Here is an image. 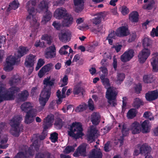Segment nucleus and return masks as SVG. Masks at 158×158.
Instances as JSON below:
<instances>
[{
	"label": "nucleus",
	"instance_id": "1",
	"mask_svg": "<svg viewBox=\"0 0 158 158\" xmlns=\"http://www.w3.org/2000/svg\"><path fill=\"white\" fill-rule=\"evenodd\" d=\"M6 89L5 87L0 85V102L4 101H12L14 100L15 94L20 91L18 87L13 86L9 88L3 93Z\"/></svg>",
	"mask_w": 158,
	"mask_h": 158
},
{
	"label": "nucleus",
	"instance_id": "2",
	"mask_svg": "<svg viewBox=\"0 0 158 158\" xmlns=\"http://www.w3.org/2000/svg\"><path fill=\"white\" fill-rule=\"evenodd\" d=\"M22 120L21 115H15L10 121L9 124L11 127L10 132L15 137L19 136L21 132L23 131V126L20 124Z\"/></svg>",
	"mask_w": 158,
	"mask_h": 158
},
{
	"label": "nucleus",
	"instance_id": "3",
	"mask_svg": "<svg viewBox=\"0 0 158 158\" xmlns=\"http://www.w3.org/2000/svg\"><path fill=\"white\" fill-rule=\"evenodd\" d=\"M69 126L68 135L70 136L77 139L84 135L82 126L80 123L73 122Z\"/></svg>",
	"mask_w": 158,
	"mask_h": 158
},
{
	"label": "nucleus",
	"instance_id": "4",
	"mask_svg": "<svg viewBox=\"0 0 158 158\" xmlns=\"http://www.w3.org/2000/svg\"><path fill=\"white\" fill-rule=\"evenodd\" d=\"M51 88L50 87H44L41 91L39 97V100L40 106L42 108L46 105L50 97L51 94Z\"/></svg>",
	"mask_w": 158,
	"mask_h": 158
},
{
	"label": "nucleus",
	"instance_id": "5",
	"mask_svg": "<svg viewBox=\"0 0 158 158\" xmlns=\"http://www.w3.org/2000/svg\"><path fill=\"white\" fill-rule=\"evenodd\" d=\"M118 93L113 87L107 88L106 97L108 99V102L112 106H115L117 104L115 100Z\"/></svg>",
	"mask_w": 158,
	"mask_h": 158
},
{
	"label": "nucleus",
	"instance_id": "6",
	"mask_svg": "<svg viewBox=\"0 0 158 158\" xmlns=\"http://www.w3.org/2000/svg\"><path fill=\"white\" fill-rule=\"evenodd\" d=\"M36 4L35 0H30L26 3V8L27 10L29 15L27 17L26 20H28L32 18L34 23L36 22L35 19H33L34 16L35 14V9L34 6H36Z\"/></svg>",
	"mask_w": 158,
	"mask_h": 158
},
{
	"label": "nucleus",
	"instance_id": "7",
	"mask_svg": "<svg viewBox=\"0 0 158 158\" xmlns=\"http://www.w3.org/2000/svg\"><path fill=\"white\" fill-rule=\"evenodd\" d=\"M16 60V57L10 56L6 59V63L4 64L3 70L6 72L11 71L13 69V65L15 64Z\"/></svg>",
	"mask_w": 158,
	"mask_h": 158
},
{
	"label": "nucleus",
	"instance_id": "8",
	"mask_svg": "<svg viewBox=\"0 0 158 158\" xmlns=\"http://www.w3.org/2000/svg\"><path fill=\"white\" fill-rule=\"evenodd\" d=\"M37 113V110L35 109L30 110L25 116V123L27 124H30L33 122Z\"/></svg>",
	"mask_w": 158,
	"mask_h": 158
},
{
	"label": "nucleus",
	"instance_id": "9",
	"mask_svg": "<svg viewBox=\"0 0 158 158\" xmlns=\"http://www.w3.org/2000/svg\"><path fill=\"white\" fill-rule=\"evenodd\" d=\"M150 54V49L146 48H144L138 55L139 61L140 63H144Z\"/></svg>",
	"mask_w": 158,
	"mask_h": 158
},
{
	"label": "nucleus",
	"instance_id": "10",
	"mask_svg": "<svg viewBox=\"0 0 158 158\" xmlns=\"http://www.w3.org/2000/svg\"><path fill=\"white\" fill-rule=\"evenodd\" d=\"M56 49L53 45L47 47L45 51V56L47 59H52L56 57Z\"/></svg>",
	"mask_w": 158,
	"mask_h": 158
},
{
	"label": "nucleus",
	"instance_id": "11",
	"mask_svg": "<svg viewBox=\"0 0 158 158\" xmlns=\"http://www.w3.org/2000/svg\"><path fill=\"white\" fill-rule=\"evenodd\" d=\"M130 34L127 26H122L116 30V36L123 37L128 35Z\"/></svg>",
	"mask_w": 158,
	"mask_h": 158
},
{
	"label": "nucleus",
	"instance_id": "12",
	"mask_svg": "<svg viewBox=\"0 0 158 158\" xmlns=\"http://www.w3.org/2000/svg\"><path fill=\"white\" fill-rule=\"evenodd\" d=\"M134 51L130 49L125 52L121 56L120 59L124 62L129 61L134 56Z\"/></svg>",
	"mask_w": 158,
	"mask_h": 158
},
{
	"label": "nucleus",
	"instance_id": "13",
	"mask_svg": "<svg viewBox=\"0 0 158 158\" xmlns=\"http://www.w3.org/2000/svg\"><path fill=\"white\" fill-rule=\"evenodd\" d=\"M54 119V115L50 114L45 118L43 121V127L45 129H48L51 127Z\"/></svg>",
	"mask_w": 158,
	"mask_h": 158
},
{
	"label": "nucleus",
	"instance_id": "14",
	"mask_svg": "<svg viewBox=\"0 0 158 158\" xmlns=\"http://www.w3.org/2000/svg\"><path fill=\"white\" fill-rule=\"evenodd\" d=\"M68 15L66 9L60 7L56 9L54 12V16L56 19H60L64 18Z\"/></svg>",
	"mask_w": 158,
	"mask_h": 158
},
{
	"label": "nucleus",
	"instance_id": "15",
	"mask_svg": "<svg viewBox=\"0 0 158 158\" xmlns=\"http://www.w3.org/2000/svg\"><path fill=\"white\" fill-rule=\"evenodd\" d=\"M138 147H139L140 154L141 155L144 154V155L150 154L152 149L151 147L146 143H143L141 145L140 144L137 145Z\"/></svg>",
	"mask_w": 158,
	"mask_h": 158
},
{
	"label": "nucleus",
	"instance_id": "16",
	"mask_svg": "<svg viewBox=\"0 0 158 158\" xmlns=\"http://www.w3.org/2000/svg\"><path fill=\"white\" fill-rule=\"evenodd\" d=\"M86 146L85 144H82L79 146L76 151L73 154L74 157H77L80 156H86Z\"/></svg>",
	"mask_w": 158,
	"mask_h": 158
},
{
	"label": "nucleus",
	"instance_id": "17",
	"mask_svg": "<svg viewBox=\"0 0 158 158\" xmlns=\"http://www.w3.org/2000/svg\"><path fill=\"white\" fill-rule=\"evenodd\" d=\"M145 98L147 101H154L158 98V92L156 90L148 91L146 93Z\"/></svg>",
	"mask_w": 158,
	"mask_h": 158
},
{
	"label": "nucleus",
	"instance_id": "18",
	"mask_svg": "<svg viewBox=\"0 0 158 158\" xmlns=\"http://www.w3.org/2000/svg\"><path fill=\"white\" fill-rule=\"evenodd\" d=\"M35 56L32 54H30L27 56L25 59L24 65L27 68L32 67L35 63Z\"/></svg>",
	"mask_w": 158,
	"mask_h": 158
},
{
	"label": "nucleus",
	"instance_id": "19",
	"mask_svg": "<svg viewBox=\"0 0 158 158\" xmlns=\"http://www.w3.org/2000/svg\"><path fill=\"white\" fill-rule=\"evenodd\" d=\"M71 33L69 31H66L59 35V39L62 42H69L71 37Z\"/></svg>",
	"mask_w": 158,
	"mask_h": 158
},
{
	"label": "nucleus",
	"instance_id": "20",
	"mask_svg": "<svg viewBox=\"0 0 158 158\" xmlns=\"http://www.w3.org/2000/svg\"><path fill=\"white\" fill-rule=\"evenodd\" d=\"M74 5L76 6L75 11L78 13L81 11L83 9L84 1L83 0H73Z\"/></svg>",
	"mask_w": 158,
	"mask_h": 158
},
{
	"label": "nucleus",
	"instance_id": "21",
	"mask_svg": "<svg viewBox=\"0 0 158 158\" xmlns=\"http://www.w3.org/2000/svg\"><path fill=\"white\" fill-rule=\"evenodd\" d=\"M103 156L102 152L95 148L91 150L89 156V158H102Z\"/></svg>",
	"mask_w": 158,
	"mask_h": 158
},
{
	"label": "nucleus",
	"instance_id": "22",
	"mask_svg": "<svg viewBox=\"0 0 158 158\" xmlns=\"http://www.w3.org/2000/svg\"><path fill=\"white\" fill-rule=\"evenodd\" d=\"M151 63L153 71L157 72L158 70V53L153 55V56L151 60Z\"/></svg>",
	"mask_w": 158,
	"mask_h": 158
},
{
	"label": "nucleus",
	"instance_id": "23",
	"mask_svg": "<svg viewBox=\"0 0 158 158\" xmlns=\"http://www.w3.org/2000/svg\"><path fill=\"white\" fill-rule=\"evenodd\" d=\"M131 129L133 134H138L141 131L140 125L139 123L135 122L131 125Z\"/></svg>",
	"mask_w": 158,
	"mask_h": 158
},
{
	"label": "nucleus",
	"instance_id": "24",
	"mask_svg": "<svg viewBox=\"0 0 158 158\" xmlns=\"http://www.w3.org/2000/svg\"><path fill=\"white\" fill-rule=\"evenodd\" d=\"M101 116L99 113L94 112L91 115V121L93 124L97 125H98L100 121Z\"/></svg>",
	"mask_w": 158,
	"mask_h": 158
},
{
	"label": "nucleus",
	"instance_id": "25",
	"mask_svg": "<svg viewBox=\"0 0 158 158\" xmlns=\"http://www.w3.org/2000/svg\"><path fill=\"white\" fill-rule=\"evenodd\" d=\"M73 19L71 15H67L64 18L62 24L64 27H69L73 23Z\"/></svg>",
	"mask_w": 158,
	"mask_h": 158
},
{
	"label": "nucleus",
	"instance_id": "26",
	"mask_svg": "<svg viewBox=\"0 0 158 158\" xmlns=\"http://www.w3.org/2000/svg\"><path fill=\"white\" fill-rule=\"evenodd\" d=\"M97 130L95 128H91L88 132L87 135V139L88 141L91 143L94 139L95 135L97 133Z\"/></svg>",
	"mask_w": 158,
	"mask_h": 158
},
{
	"label": "nucleus",
	"instance_id": "27",
	"mask_svg": "<svg viewBox=\"0 0 158 158\" xmlns=\"http://www.w3.org/2000/svg\"><path fill=\"white\" fill-rule=\"evenodd\" d=\"M21 77L18 75H15L12 77L9 81V83L10 86L17 85L20 83Z\"/></svg>",
	"mask_w": 158,
	"mask_h": 158
},
{
	"label": "nucleus",
	"instance_id": "28",
	"mask_svg": "<svg viewBox=\"0 0 158 158\" xmlns=\"http://www.w3.org/2000/svg\"><path fill=\"white\" fill-rule=\"evenodd\" d=\"M56 79L54 78H52L50 80V77H47L46 78H45L43 81V84L45 85L44 87L46 88V87L52 88L55 83Z\"/></svg>",
	"mask_w": 158,
	"mask_h": 158
},
{
	"label": "nucleus",
	"instance_id": "29",
	"mask_svg": "<svg viewBox=\"0 0 158 158\" xmlns=\"http://www.w3.org/2000/svg\"><path fill=\"white\" fill-rule=\"evenodd\" d=\"M29 95L27 90H23L18 94V99L19 101L24 102L27 100Z\"/></svg>",
	"mask_w": 158,
	"mask_h": 158
},
{
	"label": "nucleus",
	"instance_id": "30",
	"mask_svg": "<svg viewBox=\"0 0 158 158\" xmlns=\"http://www.w3.org/2000/svg\"><path fill=\"white\" fill-rule=\"evenodd\" d=\"M29 51V49L23 46H20L19 47V49L18 51V56H15L16 59L18 58H20L25 54L27 53Z\"/></svg>",
	"mask_w": 158,
	"mask_h": 158
},
{
	"label": "nucleus",
	"instance_id": "31",
	"mask_svg": "<svg viewBox=\"0 0 158 158\" xmlns=\"http://www.w3.org/2000/svg\"><path fill=\"white\" fill-rule=\"evenodd\" d=\"M139 15L136 11H133L129 15V19L132 23H136L139 20Z\"/></svg>",
	"mask_w": 158,
	"mask_h": 158
},
{
	"label": "nucleus",
	"instance_id": "32",
	"mask_svg": "<svg viewBox=\"0 0 158 158\" xmlns=\"http://www.w3.org/2000/svg\"><path fill=\"white\" fill-rule=\"evenodd\" d=\"M105 16L104 13L101 12L98 14L97 16L92 19V22L93 24L97 25L99 24L101 21L102 18H104Z\"/></svg>",
	"mask_w": 158,
	"mask_h": 158
},
{
	"label": "nucleus",
	"instance_id": "33",
	"mask_svg": "<svg viewBox=\"0 0 158 158\" xmlns=\"http://www.w3.org/2000/svg\"><path fill=\"white\" fill-rule=\"evenodd\" d=\"M149 123V122L148 120H145L141 124V126L143 133H146L150 131Z\"/></svg>",
	"mask_w": 158,
	"mask_h": 158
},
{
	"label": "nucleus",
	"instance_id": "34",
	"mask_svg": "<svg viewBox=\"0 0 158 158\" xmlns=\"http://www.w3.org/2000/svg\"><path fill=\"white\" fill-rule=\"evenodd\" d=\"M144 103L142 100L139 98H136L134 99L132 106L135 109H139L140 107L143 105Z\"/></svg>",
	"mask_w": 158,
	"mask_h": 158
},
{
	"label": "nucleus",
	"instance_id": "35",
	"mask_svg": "<svg viewBox=\"0 0 158 158\" xmlns=\"http://www.w3.org/2000/svg\"><path fill=\"white\" fill-rule=\"evenodd\" d=\"M31 104L30 102H26L23 104L21 106V109L24 112L27 113L30 110L33 109L31 108Z\"/></svg>",
	"mask_w": 158,
	"mask_h": 158
},
{
	"label": "nucleus",
	"instance_id": "36",
	"mask_svg": "<svg viewBox=\"0 0 158 158\" xmlns=\"http://www.w3.org/2000/svg\"><path fill=\"white\" fill-rule=\"evenodd\" d=\"M155 80V78L152 75H145L143 76V81L146 83H151L152 82Z\"/></svg>",
	"mask_w": 158,
	"mask_h": 158
},
{
	"label": "nucleus",
	"instance_id": "37",
	"mask_svg": "<svg viewBox=\"0 0 158 158\" xmlns=\"http://www.w3.org/2000/svg\"><path fill=\"white\" fill-rule=\"evenodd\" d=\"M19 3L17 2L16 0H14L10 3L6 11L7 12H9L12 9L15 10L19 7Z\"/></svg>",
	"mask_w": 158,
	"mask_h": 158
},
{
	"label": "nucleus",
	"instance_id": "38",
	"mask_svg": "<svg viewBox=\"0 0 158 158\" xmlns=\"http://www.w3.org/2000/svg\"><path fill=\"white\" fill-rule=\"evenodd\" d=\"M49 2L48 0H43L41 1L39 5V8L41 10H43L44 9L48 10Z\"/></svg>",
	"mask_w": 158,
	"mask_h": 158
},
{
	"label": "nucleus",
	"instance_id": "39",
	"mask_svg": "<svg viewBox=\"0 0 158 158\" xmlns=\"http://www.w3.org/2000/svg\"><path fill=\"white\" fill-rule=\"evenodd\" d=\"M125 77V74L123 73H117L116 76L117 80L116 83L120 85L124 81Z\"/></svg>",
	"mask_w": 158,
	"mask_h": 158
},
{
	"label": "nucleus",
	"instance_id": "40",
	"mask_svg": "<svg viewBox=\"0 0 158 158\" xmlns=\"http://www.w3.org/2000/svg\"><path fill=\"white\" fill-rule=\"evenodd\" d=\"M137 111L135 109H130L127 114V116L128 118L132 119L136 116Z\"/></svg>",
	"mask_w": 158,
	"mask_h": 158
},
{
	"label": "nucleus",
	"instance_id": "41",
	"mask_svg": "<svg viewBox=\"0 0 158 158\" xmlns=\"http://www.w3.org/2000/svg\"><path fill=\"white\" fill-rule=\"evenodd\" d=\"M52 16V14L50 11L48 10L46 11L45 15L44 16V19L42 21V22L46 23L50 20Z\"/></svg>",
	"mask_w": 158,
	"mask_h": 158
},
{
	"label": "nucleus",
	"instance_id": "42",
	"mask_svg": "<svg viewBox=\"0 0 158 158\" xmlns=\"http://www.w3.org/2000/svg\"><path fill=\"white\" fill-rule=\"evenodd\" d=\"M64 123V122L61 119L57 118L55 121L54 125L56 128L60 129L62 128Z\"/></svg>",
	"mask_w": 158,
	"mask_h": 158
},
{
	"label": "nucleus",
	"instance_id": "43",
	"mask_svg": "<svg viewBox=\"0 0 158 158\" xmlns=\"http://www.w3.org/2000/svg\"><path fill=\"white\" fill-rule=\"evenodd\" d=\"M142 45L144 48L150 46L152 42L151 40L148 37L144 38L142 41Z\"/></svg>",
	"mask_w": 158,
	"mask_h": 158
},
{
	"label": "nucleus",
	"instance_id": "44",
	"mask_svg": "<svg viewBox=\"0 0 158 158\" xmlns=\"http://www.w3.org/2000/svg\"><path fill=\"white\" fill-rule=\"evenodd\" d=\"M129 129L127 127L126 124H123L121 130V132L122 134V136L125 137L127 136L129 134Z\"/></svg>",
	"mask_w": 158,
	"mask_h": 158
},
{
	"label": "nucleus",
	"instance_id": "45",
	"mask_svg": "<svg viewBox=\"0 0 158 158\" xmlns=\"http://www.w3.org/2000/svg\"><path fill=\"white\" fill-rule=\"evenodd\" d=\"M19 152L23 156L26 158L32 155L31 150L30 148L27 150H25L24 152Z\"/></svg>",
	"mask_w": 158,
	"mask_h": 158
},
{
	"label": "nucleus",
	"instance_id": "46",
	"mask_svg": "<svg viewBox=\"0 0 158 158\" xmlns=\"http://www.w3.org/2000/svg\"><path fill=\"white\" fill-rule=\"evenodd\" d=\"M8 138L7 137L4 138L1 140L0 142V148L5 149L8 146L7 145H2L6 143L8 141Z\"/></svg>",
	"mask_w": 158,
	"mask_h": 158
},
{
	"label": "nucleus",
	"instance_id": "47",
	"mask_svg": "<svg viewBox=\"0 0 158 158\" xmlns=\"http://www.w3.org/2000/svg\"><path fill=\"white\" fill-rule=\"evenodd\" d=\"M58 133L56 132H54L51 134L50 139L52 142L55 143L57 141L58 139Z\"/></svg>",
	"mask_w": 158,
	"mask_h": 158
},
{
	"label": "nucleus",
	"instance_id": "48",
	"mask_svg": "<svg viewBox=\"0 0 158 158\" xmlns=\"http://www.w3.org/2000/svg\"><path fill=\"white\" fill-rule=\"evenodd\" d=\"M68 77L67 75H65L63 78L60 80V82L62 83L60 85L61 87H64L68 84Z\"/></svg>",
	"mask_w": 158,
	"mask_h": 158
},
{
	"label": "nucleus",
	"instance_id": "49",
	"mask_svg": "<svg viewBox=\"0 0 158 158\" xmlns=\"http://www.w3.org/2000/svg\"><path fill=\"white\" fill-rule=\"evenodd\" d=\"M86 106L87 105L85 104L80 105L76 108L75 109L76 112H79L83 111L85 110Z\"/></svg>",
	"mask_w": 158,
	"mask_h": 158
},
{
	"label": "nucleus",
	"instance_id": "50",
	"mask_svg": "<svg viewBox=\"0 0 158 158\" xmlns=\"http://www.w3.org/2000/svg\"><path fill=\"white\" fill-rule=\"evenodd\" d=\"M41 39L42 40L46 41L47 44L49 45H50L51 43V37L47 34H44L42 36Z\"/></svg>",
	"mask_w": 158,
	"mask_h": 158
},
{
	"label": "nucleus",
	"instance_id": "51",
	"mask_svg": "<svg viewBox=\"0 0 158 158\" xmlns=\"http://www.w3.org/2000/svg\"><path fill=\"white\" fill-rule=\"evenodd\" d=\"M137 37V35L135 32L132 33L130 34L129 39L128 40V42L129 43H131L135 41Z\"/></svg>",
	"mask_w": 158,
	"mask_h": 158
},
{
	"label": "nucleus",
	"instance_id": "52",
	"mask_svg": "<svg viewBox=\"0 0 158 158\" xmlns=\"http://www.w3.org/2000/svg\"><path fill=\"white\" fill-rule=\"evenodd\" d=\"M154 4V3L153 2H150L148 4H145L143 6V8L144 9L151 10L152 9Z\"/></svg>",
	"mask_w": 158,
	"mask_h": 158
},
{
	"label": "nucleus",
	"instance_id": "53",
	"mask_svg": "<svg viewBox=\"0 0 158 158\" xmlns=\"http://www.w3.org/2000/svg\"><path fill=\"white\" fill-rule=\"evenodd\" d=\"M44 64V61L43 59L40 58L38 60L37 66L35 68V70H38Z\"/></svg>",
	"mask_w": 158,
	"mask_h": 158
},
{
	"label": "nucleus",
	"instance_id": "54",
	"mask_svg": "<svg viewBox=\"0 0 158 158\" xmlns=\"http://www.w3.org/2000/svg\"><path fill=\"white\" fill-rule=\"evenodd\" d=\"M151 35L152 37H158V26L156 28H153L151 32Z\"/></svg>",
	"mask_w": 158,
	"mask_h": 158
},
{
	"label": "nucleus",
	"instance_id": "55",
	"mask_svg": "<svg viewBox=\"0 0 158 158\" xmlns=\"http://www.w3.org/2000/svg\"><path fill=\"white\" fill-rule=\"evenodd\" d=\"M52 66V63H50L44 65L42 68L43 69L45 72L46 73L50 70Z\"/></svg>",
	"mask_w": 158,
	"mask_h": 158
},
{
	"label": "nucleus",
	"instance_id": "56",
	"mask_svg": "<svg viewBox=\"0 0 158 158\" xmlns=\"http://www.w3.org/2000/svg\"><path fill=\"white\" fill-rule=\"evenodd\" d=\"M82 91L83 89L81 87H76L74 89L73 93L74 95H78L81 92L82 94Z\"/></svg>",
	"mask_w": 158,
	"mask_h": 158
},
{
	"label": "nucleus",
	"instance_id": "57",
	"mask_svg": "<svg viewBox=\"0 0 158 158\" xmlns=\"http://www.w3.org/2000/svg\"><path fill=\"white\" fill-rule=\"evenodd\" d=\"M142 86L140 83H138L136 85L135 88V93L137 94H139L142 90Z\"/></svg>",
	"mask_w": 158,
	"mask_h": 158
},
{
	"label": "nucleus",
	"instance_id": "58",
	"mask_svg": "<svg viewBox=\"0 0 158 158\" xmlns=\"http://www.w3.org/2000/svg\"><path fill=\"white\" fill-rule=\"evenodd\" d=\"M88 106L89 110H90L93 111L94 110V102L91 98H90L88 101Z\"/></svg>",
	"mask_w": 158,
	"mask_h": 158
},
{
	"label": "nucleus",
	"instance_id": "59",
	"mask_svg": "<svg viewBox=\"0 0 158 158\" xmlns=\"http://www.w3.org/2000/svg\"><path fill=\"white\" fill-rule=\"evenodd\" d=\"M74 150V147L72 146H68L66 147L65 149V151L67 154H69L71 152H73Z\"/></svg>",
	"mask_w": 158,
	"mask_h": 158
},
{
	"label": "nucleus",
	"instance_id": "60",
	"mask_svg": "<svg viewBox=\"0 0 158 158\" xmlns=\"http://www.w3.org/2000/svg\"><path fill=\"white\" fill-rule=\"evenodd\" d=\"M121 12L123 15H125L129 12V10L126 6H123L121 8Z\"/></svg>",
	"mask_w": 158,
	"mask_h": 158
},
{
	"label": "nucleus",
	"instance_id": "61",
	"mask_svg": "<svg viewBox=\"0 0 158 158\" xmlns=\"http://www.w3.org/2000/svg\"><path fill=\"white\" fill-rule=\"evenodd\" d=\"M102 82L105 86V87L106 88H107L110 86V81L109 79L108 78H106Z\"/></svg>",
	"mask_w": 158,
	"mask_h": 158
},
{
	"label": "nucleus",
	"instance_id": "62",
	"mask_svg": "<svg viewBox=\"0 0 158 158\" xmlns=\"http://www.w3.org/2000/svg\"><path fill=\"white\" fill-rule=\"evenodd\" d=\"M6 127V123H5L1 122L0 123V138L1 136L2 133L3 131Z\"/></svg>",
	"mask_w": 158,
	"mask_h": 158
},
{
	"label": "nucleus",
	"instance_id": "63",
	"mask_svg": "<svg viewBox=\"0 0 158 158\" xmlns=\"http://www.w3.org/2000/svg\"><path fill=\"white\" fill-rule=\"evenodd\" d=\"M43 153L44 155V158L46 157V158H54V156L48 152H44Z\"/></svg>",
	"mask_w": 158,
	"mask_h": 158
},
{
	"label": "nucleus",
	"instance_id": "64",
	"mask_svg": "<svg viewBox=\"0 0 158 158\" xmlns=\"http://www.w3.org/2000/svg\"><path fill=\"white\" fill-rule=\"evenodd\" d=\"M116 36V31H112L109 34L108 36L107 37L109 38H110L115 39Z\"/></svg>",
	"mask_w": 158,
	"mask_h": 158
}]
</instances>
